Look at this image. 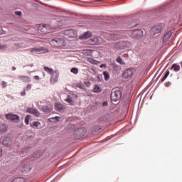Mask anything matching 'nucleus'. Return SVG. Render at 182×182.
<instances>
[{
    "mask_svg": "<svg viewBox=\"0 0 182 182\" xmlns=\"http://www.w3.org/2000/svg\"><path fill=\"white\" fill-rule=\"evenodd\" d=\"M29 151V147H25L22 149V154H26Z\"/></svg>",
    "mask_w": 182,
    "mask_h": 182,
    "instance_id": "c9c22d12",
    "label": "nucleus"
},
{
    "mask_svg": "<svg viewBox=\"0 0 182 182\" xmlns=\"http://www.w3.org/2000/svg\"><path fill=\"white\" fill-rule=\"evenodd\" d=\"M15 15H17V16H22V11H15Z\"/></svg>",
    "mask_w": 182,
    "mask_h": 182,
    "instance_id": "79ce46f5",
    "label": "nucleus"
},
{
    "mask_svg": "<svg viewBox=\"0 0 182 182\" xmlns=\"http://www.w3.org/2000/svg\"><path fill=\"white\" fill-rule=\"evenodd\" d=\"M102 92V87L99 85H95L94 86V92L95 93H100Z\"/></svg>",
    "mask_w": 182,
    "mask_h": 182,
    "instance_id": "bb28decb",
    "label": "nucleus"
},
{
    "mask_svg": "<svg viewBox=\"0 0 182 182\" xmlns=\"http://www.w3.org/2000/svg\"><path fill=\"white\" fill-rule=\"evenodd\" d=\"M31 170H32V166L30 164H24L21 167V171L24 174L29 173V171H31Z\"/></svg>",
    "mask_w": 182,
    "mask_h": 182,
    "instance_id": "2eb2a0df",
    "label": "nucleus"
},
{
    "mask_svg": "<svg viewBox=\"0 0 182 182\" xmlns=\"http://www.w3.org/2000/svg\"><path fill=\"white\" fill-rule=\"evenodd\" d=\"M164 26V24L159 23L151 28L150 33L151 36H154L156 35V33H160L161 32V29H163V27Z\"/></svg>",
    "mask_w": 182,
    "mask_h": 182,
    "instance_id": "20e7f679",
    "label": "nucleus"
},
{
    "mask_svg": "<svg viewBox=\"0 0 182 182\" xmlns=\"http://www.w3.org/2000/svg\"><path fill=\"white\" fill-rule=\"evenodd\" d=\"M34 156L36 157V156H35V154H34Z\"/></svg>",
    "mask_w": 182,
    "mask_h": 182,
    "instance_id": "0e129e2a",
    "label": "nucleus"
},
{
    "mask_svg": "<svg viewBox=\"0 0 182 182\" xmlns=\"http://www.w3.org/2000/svg\"><path fill=\"white\" fill-rule=\"evenodd\" d=\"M70 72L74 75H77L79 73V69L77 68L74 67L71 68Z\"/></svg>",
    "mask_w": 182,
    "mask_h": 182,
    "instance_id": "7c9ffc66",
    "label": "nucleus"
},
{
    "mask_svg": "<svg viewBox=\"0 0 182 182\" xmlns=\"http://www.w3.org/2000/svg\"><path fill=\"white\" fill-rule=\"evenodd\" d=\"M65 39H72L77 36V32L73 29L64 30L63 32Z\"/></svg>",
    "mask_w": 182,
    "mask_h": 182,
    "instance_id": "7ed1b4c3",
    "label": "nucleus"
},
{
    "mask_svg": "<svg viewBox=\"0 0 182 182\" xmlns=\"http://www.w3.org/2000/svg\"><path fill=\"white\" fill-rule=\"evenodd\" d=\"M93 34L90 31H86L83 34H81L79 38L80 39H89V38H92Z\"/></svg>",
    "mask_w": 182,
    "mask_h": 182,
    "instance_id": "f3484780",
    "label": "nucleus"
},
{
    "mask_svg": "<svg viewBox=\"0 0 182 182\" xmlns=\"http://www.w3.org/2000/svg\"><path fill=\"white\" fill-rule=\"evenodd\" d=\"M132 76H133V70L131 68L125 70L122 73V77L124 79H132Z\"/></svg>",
    "mask_w": 182,
    "mask_h": 182,
    "instance_id": "9d476101",
    "label": "nucleus"
},
{
    "mask_svg": "<svg viewBox=\"0 0 182 182\" xmlns=\"http://www.w3.org/2000/svg\"><path fill=\"white\" fill-rule=\"evenodd\" d=\"M18 79H19L20 80H23L24 82H26L28 80L26 79H29V77L26 75H19L18 77Z\"/></svg>",
    "mask_w": 182,
    "mask_h": 182,
    "instance_id": "473e14b6",
    "label": "nucleus"
},
{
    "mask_svg": "<svg viewBox=\"0 0 182 182\" xmlns=\"http://www.w3.org/2000/svg\"><path fill=\"white\" fill-rule=\"evenodd\" d=\"M111 39H120V35L116 34V33H112L110 35Z\"/></svg>",
    "mask_w": 182,
    "mask_h": 182,
    "instance_id": "2f4dec72",
    "label": "nucleus"
},
{
    "mask_svg": "<svg viewBox=\"0 0 182 182\" xmlns=\"http://www.w3.org/2000/svg\"><path fill=\"white\" fill-rule=\"evenodd\" d=\"M59 77V70H56L51 74V77L50 79V82L51 85H55L56 82H58V79Z\"/></svg>",
    "mask_w": 182,
    "mask_h": 182,
    "instance_id": "0eeeda50",
    "label": "nucleus"
},
{
    "mask_svg": "<svg viewBox=\"0 0 182 182\" xmlns=\"http://www.w3.org/2000/svg\"><path fill=\"white\" fill-rule=\"evenodd\" d=\"M165 75L168 76V75H170V70H167L165 73Z\"/></svg>",
    "mask_w": 182,
    "mask_h": 182,
    "instance_id": "864d4df0",
    "label": "nucleus"
},
{
    "mask_svg": "<svg viewBox=\"0 0 182 182\" xmlns=\"http://www.w3.org/2000/svg\"><path fill=\"white\" fill-rule=\"evenodd\" d=\"M28 66H30L31 68H33V64H30L28 65Z\"/></svg>",
    "mask_w": 182,
    "mask_h": 182,
    "instance_id": "13d9d810",
    "label": "nucleus"
},
{
    "mask_svg": "<svg viewBox=\"0 0 182 182\" xmlns=\"http://www.w3.org/2000/svg\"><path fill=\"white\" fill-rule=\"evenodd\" d=\"M38 30H40L41 32L45 34L50 33V31L48 30V26L46 24H43L42 26H38Z\"/></svg>",
    "mask_w": 182,
    "mask_h": 182,
    "instance_id": "dca6fc26",
    "label": "nucleus"
},
{
    "mask_svg": "<svg viewBox=\"0 0 182 182\" xmlns=\"http://www.w3.org/2000/svg\"><path fill=\"white\" fill-rule=\"evenodd\" d=\"M26 112L29 113L30 114H33L36 116V117H39V116H41V113H39L37 109L33 108L28 107L26 109Z\"/></svg>",
    "mask_w": 182,
    "mask_h": 182,
    "instance_id": "4468645a",
    "label": "nucleus"
},
{
    "mask_svg": "<svg viewBox=\"0 0 182 182\" xmlns=\"http://www.w3.org/2000/svg\"><path fill=\"white\" fill-rule=\"evenodd\" d=\"M43 69H44L45 72L48 73V75H51L52 73H53L55 72V70H53V68H50L48 66H44Z\"/></svg>",
    "mask_w": 182,
    "mask_h": 182,
    "instance_id": "393cba45",
    "label": "nucleus"
},
{
    "mask_svg": "<svg viewBox=\"0 0 182 182\" xmlns=\"http://www.w3.org/2000/svg\"><path fill=\"white\" fill-rule=\"evenodd\" d=\"M171 85V82L170 81L165 83L166 87H168V86H170Z\"/></svg>",
    "mask_w": 182,
    "mask_h": 182,
    "instance_id": "de8ad7c7",
    "label": "nucleus"
},
{
    "mask_svg": "<svg viewBox=\"0 0 182 182\" xmlns=\"http://www.w3.org/2000/svg\"><path fill=\"white\" fill-rule=\"evenodd\" d=\"M116 61L117 62V63H119V65H126V63L123 61V59L120 56H118L117 58Z\"/></svg>",
    "mask_w": 182,
    "mask_h": 182,
    "instance_id": "c756f323",
    "label": "nucleus"
},
{
    "mask_svg": "<svg viewBox=\"0 0 182 182\" xmlns=\"http://www.w3.org/2000/svg\"><path fill=\"white\" fill-rule=\"evenodd\" d=\"M26 90L29 91L31 89H32V85L31 84H28L26 88H24Z\"/></svg>",
    "mask_w": 182,
    "mask_h": 182,
    "instance_id": "ea45409f",
    "label": "nucleus"
},
{
    "mask_svg": "<svg viewBox=\"0 0 182 182\" xmlns=\"http://www.w3.org/2000/svg\"><path fill=\"white\" fill-rule=\"evenodd\" d=\"M97 82H102V75H97Z\"/></svg>",
    "mask_w": 182,
    "mask_h": 182,
    "instance_id": "a18cd8bd",
    "label": "nucleus"
},
{
    "mask_svg": "<svg viewBox=\"0 0 182 182\" xmlns=\"http://www.w3.org/2000/svg\"><path fill=\"white\" fill-rule=\"evenodd\" d=\"M6 120L14 122V123H19V122H21V117H19V115L12 113L6 114Z\"/></svg>",
    "mask_w": 182,
    "mask_h": 182,
    "instance_id": "39448f33",
    "label": "nucleus"
},
{
    "mask_svg": "<svg viewBox=\"0 0 182 182\" xmlns=\"http://www.w3.org/2000/svg\"><path fill=\"white\" fill-rule=\"evenodd\" d=\"M42 112H44V113H50L52 112V108L48 105H43L41 107Z\"/></svg>",
    "mask_w": 182,
    "mask_h": 182,
    "instance_id": "4be33fe9",
    "label": "nucleus"
},
{
    "mask_svg": "<svg viewBox=\"0 0 182 182\" xmlns=\"http://www.w3.org/2000/svg\"><path fill=\"white\" fill-rule=\"evenodd\" d=\"M167 79V77H166L165 75H164L163 78L161 79V82H164V80H166Z\"/></svg>",
    "mask_w": 182,
    "mask_h": 182,
    "instance_id": "3c124183",
    "label": "nucleus"
},
{
    "mask_svg": "<svg viewBox=\"0 0 182 182\" xmlns=\"http://www.w3.org/2000/svg\"><path fill=\"white\" fill-rule=\"evenodd\" d=\"M12 143H14V141H12V136H5L3 139L4 146H6L8 147V146H11V144H12Z\"/></svg>",
    "mask_w": 182,
    "mask_h": 182,
    "instance_id": "ddd939ff",
    "label": "nucleus"
},
{
    "mask_svg": "<svg viewBox=\"0 0 182 182\" xmlns=\"http://www.w3.org/2000/svg\"><path fill=\"white\" fill-rule=\"evenodd\" d=\"M171 8V4L168 3L165 4L164 6H161V7L157 9V13L161 14V12H164V11H168Z\"/></svg>",
    "mask_w": 182,
    "mask_h": 182,
    "instance_id": "f8f14e48",
    "label": "nucleus"
},
{
    "mask_svg": "<svg viewBox=\"0 0 182 182\" xmlns=\"http://www.w3.org/2000/svg\"><path fill=\"white\" fill-rule=\"evenodd\" d=\"M59 119H60V117H54L50 118L48 120L50 123H56L59 122Z\"/></svg>",
    "mask_w": 182,
    "mask_h": 182,
    "instance_id": "cd10ccee",
    "label": "nucleus"
},
{
    "mask_svg": "<svg viewBox=\"0 0 182 182\" xmlns=\"http://www.w3.org/2000/svg\"><path fill=\"white\" fill-rule=\"evenodd\" d=\"M100 68L102 69V68H106V64H101L100 65Z\"/></svg>",
    "mask_w": 182,
    "mask_h": 182,
    "instance_id": "8fccbe9b",
    "label": "nucleus"
},
{
    "mask_svg": "<svg viewBox=\"0 0 182 182\" xmlns=\"http://www.w3.org/2000/svg\"><path fill=\"white\" fill-rule=\"evenodd\" d=\"M26 90V89H23V91L21 92V96H26V92H25Z\"/></svg>",
    "mask_w": 182,
    "mask_h": 182,
    "instance_id": "09e8293b",
    "label": "nucleus"
},
{
    "mask_svg": "<svg viewBox=\"0 0 182 182\" xmlns=\"http://www.w3.org/2000/svg\"><path fill=\"white\" fill-rule=\"evenodd\" d=\"M161 19H163V17H161Z\"/></svg>",
    "mask_w": 182,
    "mask_h": 182,
    "instance_id": "680f3d73",
    "label": "nucleus"
},
{
    "mask_svg": "<svg viewBox=\"0 0 182 182\" xmlns=\"http://www.w3.org/2000/svg\"><path fill=\"white\" fill-rule=\"evenodd\" d=\"M76 87H78V89H82V90L85 89V85H83L80 83L77 84Z\"/></svg>",
    "mask_w": 182,
    "mask_h": 182,
    "instance_id": "4c0bfd02",
    "label": "nucleus"
},
{
    "mask_svg": "<svg viewBox=\"0 0 182 182\" xmlns=\"http://www.w3.org/2000/svg\"><path fill=\"white\" fill-rule=\"evenodd\" d=\"M8 130V126L6 124H0V133H6Z\"/></svg>",
    "mask_w": 182,
    "mask_h": 182,
    "instance_id": "412c9836",
    "label": "nucleus"
},
{
    "mask_svg": "<svg viewBox=\"0 0 182 182\" xmlns=\"http://www.w3.org/2000/svg\"><path fill=\"white\" fill-rule=\"evenodd\" d=\"M84 83L87 87H90V82H85Z\"/></svg>",
    "mask_w": 182,
    "mask_h": 182,
    "instance_id": "49530a36",
    "label": "nucleus"
},
{
    "mask_svg": "<svg viewBox=\"0 0 182 182\" xmlns=\"http://www.w3.org/2000/svg\"><path fill=\"white\" fill-rule=\"evenodd\" d=\"M6 31L0 27V35H6Z\"/></svg>",
    "mask_w": 182,
    "mask_h": 182,
    "instance_id": "a19ab883",
    "label": "nucleus"
},
{
    "mask_svg": "<svg viewBox=\"0 0 182 182\" xmlns=\"http://www.w3.org/2000/svg\"><path fill=\"white\" fill-rule=\"evenodd\" d=\"M181 66H182V62L181 63Z\"/></svg>",
    "mask_w": 182,
    "mask_h": 182,
    "instance_id": "e2e57ef3",
    "label": "nucleus"
},
{
    "mask_svg": "<svg viewBox=\"0 0 182 182\" xmlns=\"http://www.w3.org/2000/svg\"><path fill=\"white\" fill-rule=\"evenodd\" d=\"M171 35H173V31H169L166 32L163 38V42L166 43V42H168V40L170 38H171Z\"/></svg>",
    "mask_w": 182,
    "mask_h": 182,
    "instance_id": "a211bd4d",
    "label": "nucleus"
},
{
    "mask_svg": "<svg viewBox=\"0 0 182 182\" xmlns=\"http://www.w3.org/2000/svg\"><path fill=\"white\" fill-rule=\"evenodd\" d=\"M103 75H104L105 80H106V82H107V80H109V79H110V75L109 74V72L104 71Z\"/></svg>",
    "mask_w": 182,
    "mask_h": 182,
    "instance_id": "c85d7f7f",
    "label": "nucleus"
},
{
    "mask_svg": "<svg viewBox=\"0 0 182 182\" xmlns=\"http://www.w3.org/2000/svg\"><path fill=\"white\" fill-rule=\"evenodd\" d=\"M174 70V72H179L180 71V65L178 64H173L172 66L171 67L170 70Z\"/></svg>",
    "mask_w": 182,
    "mask_h": 182,
    "instance_id": "b1692460",
    "label": "nucleus"
},
{
    "mask_svg": "<svg viewBox=\"0 0 182 182\" xmlns=\"http://www.w3.org/2000/svg\"><path fill=\"white\" fill-rule=\"evenodd\" d=\"M86 134V129L83 127L79 128L74 132V136L75 137H82V136H85Z\"/></svg>",
    "mask_w": 182,
    "mask_h": 182,
    "instance_id": "1a4fd4ad",
    "label": "nucleus"
},
{
    "mask_svg": "<svg viewBox=\"0 0 182 182\" xmlns=\"http://www.w3.org/2000/svg\"><path fill=\"white\" fill-rule=\"evenodd\" d=\"M2 156V149L0 148V157Z\"/></svg>",
    "mask_w": 182,
    "mask_h": 182,
    "instance_id": "5fc2aeb1",
    "label": "nucleus"
},
{
    "mask_svg": "<svg viewBox=\"0 0 182 182\" xmlns=\"http://www.w3.org/2000/svg\"><path fill=\"white\" fill-rule=\"evenodd\" d=\"M91 45H100V39L97 38H91L90 40Z\"/></svg>",
    "mask_w": 182,
    "mask_h": 182,
    "instance_id": "5701e85b",
    "label": "nucleus"
},
{
    "mask_svg": "<svg viewBox=\"0 0 182 182\" xmlns=\"http://www.w3.org/2000/svg\"><path fill=\"white\" fill-rule=\"evenodd\" d=\"M139 23H140V21L137 18H132L129 22H128L127 28L130 29L132 28H134V26H137Z\"/></svg>",
    "mask_w": 182,
    "mask_h": 182,
    "instance_id": "6e6552de",
    "label": "nucleus"
},
{
    "mask_svg": "<svg viewBox=\"0 0 182 182\" xmlns=\"http://www.w3.org/2000/svg\"><path fill=\"white\" fill-rule=\"evenodd\" d=\"M164 76H166V77H168V75H167L166 74H164Z\"/></svg>",
    "mask_w": 182,
    "mask_h": 182,
    "instance_id": "052dcab7",
    "label": "nucleus"
},
{
    "mask_svg": "<svg viewBox=\"0 0 182 182\" xmlns=\"http://www.w3.org/2000/svg\"><path fill=\"white\" fill-rule=\"evenodd\" d=\"M122 93L120 90L113 88L111 92V100L112 102H119L122 99Z\"/></svg>",
    "mask_w": 182,
    "mask_h": 182,
    "instance_id": "f03ea898",
    "label": "nucleus"
},
{
    "mask_svg": "<svg viewBox=\"0 0 182 182\" xmlns=\"http://www.w3.org/2000/svg\"><path fill=\"white\" fill-rule=\"evenodd\" d=\"M144 32L142 31L141 29L138 28L136 30H134L132 31V36L133 38H141V36H143Z\"/></svg>",
    "mask_w": 182,
    "mask_h": 182,
    "instance_id": "9b49d317",
    "label": "nucleus"
},
{
    "mask_svg": "<svg viewBox=\"0 0 182 182\" xmlns=\"http://www.w3.org/2000/svg\"><path fill=\"white\" fill-rule=\"evenodd\" d=\"M68 95L71 96L73 100L77 99L78 97L77 94L76 93H71V94H69Z\"/></svg>",
    "mask_w": 182,
    "mask_h": 182,
    "instance_id": "e433bc0d",
    "label": "nucleus"
},
{
    "mask_svg": "<svg viewBox=\"0 0 182 182\" xmlns=\"http://www.w3.org/2000/svg\"><path fill=\"white\" fill-rule=\"evenodd\" d=\"M31 52L33 55H35L36 53L37 54L48 53L49 52V50L43 47H39L38 48H32Z\"/></svg>",
    "mask_w": 182,
    "mask_h": 182,
    "instance_id": "423d86ee",
    "label": "nucleus"
},
{
    "mask_svg": "<svg viewBox=\"0 0 182 182\" xmlns=\"http://www.w3.org/2000/svg\"><path fill=\"white\" fill-rule=\"evenodd\" d=\"M113 67H114V68H117V65H116V63H113Z\"/></svg>",
    "mask_w": 182,
    "mask_h": 182,
    "instance_id": "4d7b16f0",
    "label": "nucleus"
},
{
    "mask_svg": "<svg viewBox=\"0 0 182 182\" xmlns=\"http://www.w3.org/2000/svg\"><path fill=\"white\" fill-rule=\"evenodd\" d=\"M50 45H52V46H55V48H62L63 46H66L68 43L63 38H54L51 40Z\"/></svg>",
    "mask_w": 182,
    "mask_h": 182,
    "instance_id": "f257e3e1",
    "label": "nucleus"
},
{
    "mask_svg": "<svg viewBox=\"0 0 182 182\" xmlns=\"http://www.w3.org/2000/svg\"><path fill=\"white\" fill-rule=\"evenodd\" d=\"M6 48V44H3L0 43V50H2Z\"/></svg>",
    "mask_w": 182,
    "mask_h": 182,
    "instance_id": "58836bf2",
    "label": "nucleus"
},
{
    "mask_svg": "<svg viewBox=\"0 0 182 182\" xmlns=\"http://www.w3.org/2000/svg\"><path fill=\"white\" fill-rule=\"evenodd\" d=\"M31 117H32V116H31V115H29V114H28V115L26 117L25 120H24L26 124H29V120H31Z\"/></svg>",
    "mask_w": 182,
    "mask_h": 182,
    "instance_id": "f704fd0d",
    "label": "nucleus"
},
{
    "mask_svg": "<svg viewBox=\"0 0 182 182\" xmlns=\"http://www.w3.org/2000/svg\"><path fill=\"white\" fill-rule=\"evenodd\" d=\"M100 130H102V128L100 127H94L92 128V132H94V133H99Z\"/></svg>",
    "mask_w": 182,
    "mask_h": 182,
    "instance_id": "72a5a7b5",
    "label": "nucleus"
},
{
    "mask_svg": "<svg viewBox=\"0 0 182 182\" xmlns=\"http://www.w3.org/2000/svg\"><path fill=\"white\" fill-rule=\"evenodd\" d=\"M108 105H109V102H107V101H104L102 102L103 107H106L107 106H108Z\"/></svg>",
    "mask_w": 182,
    "mask_h": 182,
    "instance_id": "c03bdc74",
    "label": "nucleus"
},
{
    "mask_svg": "<svg viewBox=\"0 0 182 182\" xmlns=\"http://www.w3.org/2000/svg\"><path fill=\"white\" fill-rule=\"evenodd\" d=\"M34 79L36 80H39V79H41V77H39V76H38V75H36V76H34Z\"/></svg>",
    "mask_w": 182,
    "mask_h": 182,
    "instance_id": "603ef678",
    "label": "nucleus"
},
{
    "mask_svg": "<svg viewBox=\"0 0 182 182\" xmlns=\"http://www.w3.org/2000/svg\"><path fill=\"white\" fill-rule=\"evenodd\" d=\"M12 70H14V71L16 70V67L13 66V67H12Z\"/></svg>",
    "mask_w": 182,
    "mask_h": 182,
    "instance_id": "6e6d98bb",
    "label": "nucleus"
},
{
    "mask_svg": "<svg viewBox=\"0 0 182 182\" xmlns=\"http://www.w3.org/2000/svg\"><path fill=\"white\" fill-rule=\"evenodd\" d=\"M85 52H89L90 50H85Z\"/></svg>",
    "mask_w": 182,
    "mask_h": 182,
    "instance_id": "bf43d9fd",
    "label": "nucleus"
},
{
    "mask_svg": "<svg viewBox=\"0 0 182 182\" xmlns=\"http://www.w3.org/2000/svg\"><path fill=\"white\" fill-rule=\"evenodd\" d=\"M14 46H16V48H22V44L21 43H15Z\"/></svg>",
    "mask_w": 182,
    "mask_h": 182,
    "instance_id": "37998d69",
    "label": "nucleus"
},
{
    "mask_svg": "<svg viewBox=\"0 0 182 182\" xmlns=\"http://www.w3.org/2000/svg\"><path fill=\"white\" fill-rule=\"evenodd\" d=\"M65 102L70 105V106H75V100H73L72 96L69 95H68L67 98L65 100Z\"/></svg>",
    "mask_w": 182,
    "mask_h": 182,
    "instance_id": "aec40b11",
    "label": "nucleus"
},
{
    "mask_svg": "<svg viewBox=\"0 0 182 182\" xmlns=\"http://www.w3.org/2000/svg\"><path fill=\"white\" fill-rule=\"evenodd\" d=\"M55 108L58 112H62V110H63V105H61L60 103H55Z\"/></svg>",
    "mask_w": 182,
    "mask_h": 182,
    "instance_id": "a878e982",
    "label": "nucleus"
},
{
    "mask_svg": "<svg viewBox=\"0 0 182 182\" xmlns=\"http://www.w3.org/2000/svg\"><path fill=\"white\" fill-rule=\"evenodd\" d=\"M30 126L33 129H41V125L39 121H34V122L31 121Z\"/></svg>",
    "mask_w": 182,
    "mask_h": 182,
    "instance_id": "6ab92c4d",
    "label": "nucleus"
}]
</instances>
